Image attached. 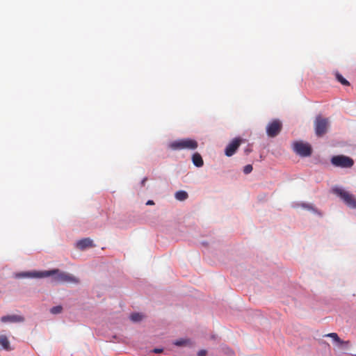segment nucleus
<instances>
[{
	"label": "nucleus",
	"mask_w": 356,
	"mask_h": 356,
	"mask_svg": "<svg viewBox=\"0 0 356 356\" xmlns=\"http://www.w3.org/2000/svg\"><path fill=\"white\" fill-rule=\"evenodd\" d=\"M51 275H55L54 280L58 282H70L77 284L79 282L78 278L71 274L61 272L58 269H53L51 270H44L41 272H23L16 275L17 278L24 277H46Z\"/></svg>",
	"instance_id": "1"
},
{
	"label": "nucleus",
	"mask_w": 356,
	"mask_h": 356,
	"mask_svg": "<svg viewBox=\"0 0 356 356\" xmlns=\"http://www.w3.org/2000/svg\"><path fill=\"white\" fill-rule=\"evenodd\" d=\"M197 146V142L191 138L175 140L169 145V147L172 150L195 149Z\"/></svg>",
	"instance_id": "2"
},
{
	"label": "nucleus",
	"mask_w": 356,
	"mask_h": 356,
	"mask_svg": "<svg viewBox=\"0 0 356 356\" xmlns=\"http://www.w3.org/2000/svg\"><path fill=\"white\" fill-rule=\"evenodd\" d=\"M332 191L335 195L340 197L348 207L356 209V198L353 194L341 188H334Z\"/></svg>",
	"instance_id": "3"
},
{
	"label": "nucleus",
	"mask_w": 356,
	"mask_h": 356,
	"mask_svg": "<svg viewBox=\"0 0 356 356\" xmlns=\"http://www.w3.org/2000/svg\"><path fill=\"white\" fill-rule=\"evenodd\" d=\"M329 127V120L327 118L317 116L314 121L315 133L317 136L322 137L325 135Z\"/></svg>",
	"instance_id": "4"
},
{
	"label": "nucleus",
	"mask_w": 356,
	"mask_h": 356,
	"mask_svg": "<svg viewBox=\"0 0 356 356\" xmlns=\"http://www.w3.org/2000/svg\"><path fill=\"white\" fill-rule=\"evenodd\" d=\"M331 163L336 167L348 168H351L353 165L354 161L348 156L337 155L332 157Z\"/></svg>",
	"instance_id": "5"
},
{
	"label": "nucleus",
	"mask_w": 356,
	"mask_h": 356,
	"mask_svg": "<svg viewBox=\"0 0 356 356\" xmlns=\"http://www.w3.org/2000/svg\"><path fill=\"white\" fill-rule=\"evenodd\" d=\"M294 152L301 156H309L312 154V147L307 144L301 141L295 142L293 145Z\"/></svg>",
	"instance_id": "6"
},
{
	"label": "nucleus",
	"mask_w": 356,
	"mask_h": 356,
	"mask_svg": "<svg viewBox=\"0 0 356 356\" xmlns=\"http://www.w3.org/2000/svg\"><path fill=\"white\" fill-rule=\"evenodd\" d=\"M282 124L280 120L275 119L271 121L266 126V133L269 137L277 136L281 131Z\"/></svg>",
	"instance_id": "7"
},
{
	"label": "nucleus",
	"mask_w": 356,
	"mask_h": 356,
	"mask_svg": "<svg viewBox=\"0 0 356 356\" xmlns=\"http://www.w3.org/2000/svg\"><path fill=\"white\" fill-rule=\"evenodd\" d=\"M241 143V140L239 138H234L226 147L225 155L227 156H232L234 155L239 147Z\"/></svg>",
	"instance_id": "8"
},
{
	"label": "nucleus",
	"mask_w": 356,
	"mask_h": 356,
	"mask_svg": "<svg viewBox=\"0 0 356 356\" xmlns=\"http://www.w3.org/2000/svg\"><path fill=\"white\" fill-rule=\"evenodd\" d=\"M76 246L78 249L83 250L88 248L94 247L93 241L89 238H83L77 241Z\"/></svg>",
	"instance_id": "9"
},
{
	"label": "nucleus",
	"mask_w": 356,
	"mask_h": 356,
	"mask_svg": "<svg viewBox=\"0 0 356 356\" xmlns=\"http://www.w3.org/2000/svg\"><path fill=\"white\" fill-rule=\"evenodd\" d=\"M24 317L18 315H7L3 316L1 318V321L2 323H17V322H22L24 321Z\"/></svg>",
	"instance_id": "10"
},
{
	"label": "nucleus",
	"mask_w": 356,
	"mask_h": 356,
	"mask_svg": "<svg viewBox=\"0 0 356 356\" xmlns=\"http://www.w3.org/2000/svg\"><path fill=\"white\" fill-rule=\"evenodd\" d=\"M192 161H193V163L196 167H198V168L202 167L204 165V161H203L202 157L197 152H195V153H194L193 154V156H192Z\"/></svg>",
	"instance_id": "11"
},
{
	"label": "nucleus",
	"mask_w": 356,
	"mask_h": 356,
	"mask_svg": "<svg viewBox=\"0 0 356 356\" xmlns=\"http://www.w3.org/2000/svg\"><path fill=\"white\" fill-rule=\"evenodd\" d=\"M325 336L326 337H330V338L333 339V340L334 341H336L337 343H340V344H343V343L348 344L349 343L348 341H342L339 337L338 334L337 333H334V332L329 333L327 334H325Z\"/></svg>",
	"instance_id": "12"
},
{
	"label": "nucleus",
	"mask_w": 356,
	"mask_h": 356,
	"mask_svg": "<svg viewBox=\"0 0 356 356\" xmlns=\"http://www.w3.org/2000/svg\"><path fill=\"white\" fill-rule=\"evenodd\" d=\"M175 197L179 201H184L188 198V195L184 191H179L175 193Z\"/></svg>",
	"instance_id": "13"
},
{
	"label": "nucleus",
	"mask_w": 356,
	"mask_h": 356,
	"mask_svg": "<svg viewBox=\"0 0 356 356\" xmlns=\"http://www.w3.org/2000/svg\"><path fill=\"white\" fill-rule=\"evenodd\" d=\"M0 344L6 350H10V342L5 335L0 336Z\"/></svg>",
	"instance_id": "14"
},
{
	"label": "nucleus",
	"mask_w": 356,
	"mask_h": 356,
	"mask_svg": "<svg viewBox=\"0 0 356 356\" xmlns=\"http://www.w3.org/2000/svg\"><path fill=\"white\" fill-rule=\"evenodd\" d=\"M145 316L141 313H133L130 316L131 321L137 323L141 321L144 318Z\"/></svg>",
	"instance_id": "15"
},
{
	"label": "nucleus",
	"mask_w": 356,
	"mask_h": 356,
	"mask_svg": "<svg viewBox=\"0 0 356 356\" xmlns=\"http://www.w3.org/2000/svg\"><path fill=\"white\" fill-rule=\"evenodd\" d=\"M173 344L177 346H186L191 344V342L188 339H179L176 340L173 342Z\"/></svg>",
	"instance_id": "16"
},
{
	"label": "nucleus",
	"mask_w": 356,
	"mask_h": 356,
	"mask_svg": "<svg viewBox=\"0 0 356 356\" xmlns=\"http://www.w3.org/2000/svg\"><path fill=\"white\" fill-rule=\"evenodd\" d=\"M336 79L338 81H339L342 85L343 86H349V82L343 77L341 74H340L339 72L336 73Z\"/></svg>",
	"instance_id": "17"
},
{
	"label": "nucleus",
	"mask_w": 356,
	"mask_h": 356,
	"mask_svg": "<svg viewBox=\"0 0 356 356\" xmlns=\"http://www.w3.org/2000/svg\"><path fill=\"white\" fill-rule=\"evenodd\" d=\"M63 311V307L60 305L53 307L50 312L53 314H58L61 313Z\"/></svg>",
	"instance_id": "18"
},
{
	"label": "nucleus",
	"mask_w": 356,
	"mask_h": 356,
	"mask_svg": "<svg viewBox=\"0 0 356 356\" xmlns=\"http://www.w3.org/2000/svg\"><path fill=\"white\" fill-rule=\"evenodd\" d=\"M252 169H253V168H252V165L249 164L244 167L243 172L245 174H249L252 171Z\"/></svg>",
	"instance_id": "19"
},
{
	"label": "nucleus",
	"mask_w": 356,
	"mask_h": 356,
	"mask_svg": "<svg viewBox=\"0 0 356 356\" xmlns=\"http://www.w3.org/2000/svg\"><path fill=\"white\" fill-rule=\"evenodd\" d=\"M207 350H201L197 353L198 356H206L207 355Z\"/></svg>",
	"instance_id": "20"
},
{
	"label": "nucleus",
	"mask_w": 356,
	"mask_h": 356,
	"mask_svg": "<svg viewBox=\"0 0 356 356\" xmlns=\"http://www.w3.org/2000/svg\"><path fill=\"white\" fill-rule=\"evenodd\" d=\"M163 352V349H161V348H155L154 350V353H161Z\"/></svg>",
	"instance_id": "21"
},
{
	"label": "nucleus",
	"mask_w": 356,
	"mask_h": 356,
	"mask_svg": "<svg viewBox=\"0 0 356 356\" xmlns=\"http://www.w3.org/2000/svg\"><path fill=\"white\" fill-rule=\"evenodd\" d=\"M147 181V177L143 178V180H142V181H141V185H142V186H145V183H146V181Z\"/></svg>",
	"instance_id": "22"
},
{
	"label": "nucleus",
	"mask_w": 356,
	"mask_h": 356,
	"mask_svg": "<svg viewBox=\"0 0 356 356\" xmlns=\"http://www.w3.org/2000/svg\"><path fill=\"white\" fill-rule=\"evenodd\" d=\"M147 205H153L154 204V202L153 200H148L146 203Z\"/></svg>",
	"instance_id": "23"
}]
</instances>
